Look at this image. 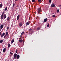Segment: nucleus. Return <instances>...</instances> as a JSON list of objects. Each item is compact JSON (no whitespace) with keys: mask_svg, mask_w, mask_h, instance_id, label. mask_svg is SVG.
I'll use <instances>...</instances> for the list:
<instances>
[{"mask_svg":"<svg viewBox=\"0 0 61 61\" xmlns=\"http://www.w3.org/2000/svg\"><path fill=\"white\" fill-rule=\"evenodd\" d=\"M3 6V5H2V4H0V8H2V7Z\"/></svg>","mask_w":61,"mask_h":61,"instance_id":"obj_13","label":"nucleus"},{"mask_svg":"<svg viewBox=\"0 0 61 61\" xmlns=\"http://www.w3.org/2000/svg\"><path fill=\"white\" fill-rule=\"evenodd\" d=\"M41 0H38V1L39 2H41Z\"/></svg>","mask_w":61,"mask_h":61,"instance_id":"obj_28","label":"nucleus"},{"mask_svg":"<svg viewBox=\"0 0 61 61\" xmlns=\"http://www.w3.org/2000/svg\"><path fill=\"white\" fill-rule=\"evenodd\" d=\"M4 14H5L4 12H3L2 13V15H1V19H3V15H4Z\"/></svg>","mask_w":61,"mask_h":61,"instance_id":"obj_2","label":"nucleus"},{"mask_svg":"<svg viewBox=\"0 0 61 61\" xmlns=\"http://www.w3.org/2000/svg\"><path fill=\"white\" fill-rule=\"evenodd\" d=\"M41 28V27H38L37 29V30H40V29Z\"/></svg>","mask_w":61,"mask_h":61,"instance_id":"obj_16","label":"nucleus"},{"mask_svg":"<svg viewBox=\"0 0 61 61\" xmlns=\"http://www.w3.org/2000/svg\"><path fill=\"white\" fill-rule=\"evenodd\" d=\"M9 27H8L7 28V30H8L9 29Z\"/></svg>","mask_w":61,"mask_h":61,"instance_id":"obj_30","label":"nucleus"},{"mask_svg":"<svg viewBox=\"0 0 61 61\" xmlns=\"http://www.w3.org/2000/svg\"><path fill=\"white\" fill-rule=\"evenodd\" d=\"M52 17H56V16L55 15H52Z\"/></svg>","mask_w":61,"mask_h":61,"instance_id":"obj_25","label":"nucleus"},{"mask_svg":"<svg viewBox=\"0 0 61 61\" xmlns=\"http://www.w3.org/2000/svg\"><path fill=\"white\" fill-rule=\"evenodd\" d=\"M15 52H16V53H17V51H15Z\"/></svg>","mask_w":61,"mask_h":61,"instance_id":"obj_37","label":"nucleus"},{"mask_svg":"<svg viewBox=\"0 0 61 61\" xmlns=\"http://www.w3.org/2000/svg\"><path fill=\"white\" fill-rule=\"evenodd\" d=\"M18 0H15V1H18Z\"/></svg>","mask_w":61,"mask_h":61,"instance_id":"obj_39","label":"nucleus"},{"mask_svg":"<svg viewBox=\"0 0 61 61\" xmlns=\"http://www.w3.org/2000/svg\"><path fill=\"white\" fill-rule=\"evenodd\" d=\"M5 33H3L2 34H1V37H3V36H5Z\"/></svg>","mask_w":61,"mask_h":61,"instance_id":"obj_7","label":"nucleus"},{"mask_svg":"<svg viewBox=\"0 0 61 61\" xmlns=\"http://www.w3.org/2000/svg\"><path fill=\"white\" fill-rule=\"evenodd\" d=\"M22 41L23 43H24V40H23Z\"/></svg>","mask_w":61,"mask_h":61,"instance_id":"obj_36","label":"nucleus"},{"mask_svg":"<svg viewBox=\"0 0 61 61\" xmlns=\"http://www.w3.org/2000/svg\"><path fill=\"white\" fill-rule=\"evenodd\" d=\"M4 18V19H5L6 18V15L5 14H4L3 15Z\"/></svg>","mask_w":61,"mask_h":61,"instance_id":"obj_6","label":"nucleus"},{"mask_svg":"<svg viewBox=\"0 0 61 61\" xmlns=\"http://www.w3.org/2000/svg\"><path fill=\"white\" fill-rule=\"evenodd\" d=\"M47 26L48 27H49V24L48 23V24Z\"/></svg>","mask_w":61,"mask_h":61,"instance_id":"obj_26","label":"nucleus"},{"mask_svg":"<svg viewBox=\"0 0 61 61\" xmlns=\"http://www.w3.org/2000/svg\"><path fill=\"white\" fill-rule=\"evenodd\" d=\"M32 1L33 3H34V2H35L36 1H35V0H32Z\"/></svg>","mask_w":61,"mask_h":61,"instance_id":"obj_24","label":"nucleus"},{"mask_svg":"<svg viewBox=\"0 0 61 61\" xmlns=\"http://www.w3.org/2000/svg\"><path fill=\"white\" fill-rule=\"evenodd\" d=\"M1 33H2V32H0V36H1Z\"/></svg>","mask_w":61,"mask_h":61,"instance_id":"obj_35","label":"nucleus"},{"mask_svg":"<svg viewBox=\"0 0 61 61\" xmlns=\"http://www.w3.org/2000/svg\"><path fill=\"white\" fill-rule=\"evenodd\" d=\"M10 46H11V45H10V44H9L8 45V47H10Z\"/></svg>","mask_w":61,"mask_h":61,"instance_id":"obj_21","label":"nucleus"},{"mask_svg":"<svg viewBox=\"0 0 61 61\" xmlns=\"http://www.w3.org/2000/svg\"><path fill=\"white\" fill-rule=\"evenodd\" d=\"M22 22H20L19 24V25L20 26H22Z\"/></svg>","mask_w":61,"mask_h":61,"instance_id":"obj_4","label":"nucleus"},{"mask_svg":"<svg viewBox=\"0 0 61 61\" xmlns=\"http://www.w3.org/2000/svg\"><path fill=\"white\" fill-rule=\"evenodd\" d=\"M13 1H15V0H13Z\"/></svg>","mask_w":61,"mask_h":61,"instance_id":"obj_41","label":"nucleus"},{"mask_svg":"<svg viewBox=\"0 0 61 61\" xmlns=\"http://www.w3.org/2000/svg\"><path fill=\"white\" fill-rule=\"evenodd\" d=\"M19 16H20V15H18L17 16V20H19Z\"/></svg>","mask_w":61,"mask_h":61,"instance_id":"obj_11","label":"nucleus"},{"mask_svg":"<svg viewBox=\"0 0 61 61\" xmlns=\"http://www.w3.org/2000/svg\"><path fill=\"white\" fill-rule=\"evenodd\" d=\"M49 2L50 3H51V0H49Z\"/></svg>","mask_w":61,"mask_h":61,"instance_id":"obj_34","label":"nucleus"},{"mask_svg":"<svg viewBox=\"0 0 61 61\" xmlns=\"http://www.w3.org/2000/svg\"><path fill=\"white\" fill-rule=\"evenodd\" d=\"M8 34V32H6V35H7Z\"/></svg>","mask_w":61,"mask_h":61,"instance_id":"obj_31","label":"nucleus"},{"mask_svg":"<svg viewBox=\"0 0 61 61\" xmlns=\"http://www.w3.org/2000/svg\"><path fill=\"white\" fill-rule=\"evenodd\" d=\"M14 58H16L17 57V54H15L14 55Z\"/></svg>","mask_w":61,"mask_h":61,"instance_id":"obj_3","label":"nucleus"},{"mask_svg":"<svg viewBox=\"0 0 61 61\" xmlns=\"http://www.w3.org/2000/svg\"><path fill=\"white\" fill-rule=\"evenodd\" d=\"M18 51V50H16V51Z\"/></svg>","mask_w":61,"mask_h":61,"instance_id":"obj_38","label":"nucleus"},{"mask_svg":"<svg viewBox=\"0 0 61 61\" xmlns=\"http://www.w3.org/2000/svg\"><path fill=\"white\" fill-rule=\"evenodd\" d=\"M24 32H23L21 33V35H23L24 34Z\"/></svg>","mask_w":61,"mask_h":61,"instance_id":"obj_27","label":"nucleus"},{"mask_svg":"<svg viewBox=\"0 0 61 61\" xmlns=\"http://www.w3.org/2000/svg\"><path fill=\"white\" fill-rule=\"evenodd\" d=\"M14 40H13L11 41V43H14Z\"/></svg>","mask_w":61,"mask_h":61,"instance_id":"obj_20","label":"nucleus"},{"mask_svg":"<svg viewBox=\"0 0 61 61\" xmlns=\"http://www.w3.org/2000/svg\"><path fill=\"white\" fill-rule=\"evenodd\" d=\"M20 57V56H19V55H18L17 56V59H19V58Z\"/></svg>","mask_w":61,"mask_h":61,"instance_id":"obj_15","label":"nucleus"},{"mask_svg":"<svg viewBox=\"0 0 61 61\" xmlns=\"http://www.w3.org/2000/svg\"><path fill=\"white\" fill-rule=\"evenodd\" d=\"M58 12H59V10L58 9L57 12V13H58Z\"/></svg>","mask_w":61,"mask_h":61,"instance_id":"obj_29","label":"nucleus"},{"mask_svg":"<svg viewBox=\"0 0 61 61\" xmlns=\"http://www.w3.org/2000/svg\"><path fill=\"white\" fill-rule=\"evenodd\" d=\"M6 48H5L3 50V52H5V50H6Z\"/></svg>","mask_w":61,"mask_h":61,"instance_id":"obj_10","label":"nucleus"},{"mask_svg":"<svg viewBox=\"0 0 61 61\" xmlns=\"http://www.w3.org/2000/svg\"><path fill=\"white\" fill-rule=\"evenodd\" d=\"M7 7H6V8H5V11H6L7 10Z\"/></svg>","mask_w":61,"mask_h":61,"instance_id":"obj_17","label":"nucleus"},{"mask_svg":"<svg viewBox=\"0 0 61 61\" xmlns=\"http://www.w3.org/2000/svg\"><path fill=\"white\" fill-rule=\"evenodd\" d=\"M41 8H40L38 9V12L39 14V13H40V12H41Z\"/></svg>","mask_w":61,"mask_h":61,"instance_id":"obj_1","label":"nucleus"},{"mask_svg":"<svg viewBox=\"0 0 61 61\" xmlns=\"http://www.w3.org/2000/svg\"><path fill=\"white\" fill-rule=\"evenodd\" d=\"M29 32H32V30L31 29H30L29 30Z\"/></svg>","mask_w":61,"mask_h":61,"instance_id":"obj_19","label":"nucleus"},{"mask_svg":"<svg viewBox=\"0 0 61 61\" xmlns=\"http://www.w3.org/2000/svg\"><path fill=\"white\" fill-rule=\"evenodd\" d=\"M10 54H11V55H13V53L12 52H10Z\"/></svg>","mask_w":61,"mask_h":61,"instance_id":"obj_32","label":"nucleus"},{"mask_svg":"<svg viewBox=\"0 0 61 61\" xmlns=\"http://www.w3.org/2000/svg\"><path fill=\"white\" fill-rule=\"evenodd\" d=\"M0 30H1L3 28V27H4V25H1L0 26Z\"/></svg>","mask_w":61,"mask_h":61,"instance_id":"obj_5","label":"nucleus"},{"mask_svg":"<svg viewBox=\"0 0 61 61\" xmlns=\"http://www.w3.org/2000/svg\"><path fill=\"white\" fill-rule=\"evenodd\" d=\"M3 43V40H1L0 41V43L1 44V43Z\"/></svg>","mask_w":61,"mask_h":61,"instance_id":"obj_18","label":"nucleus"},{"mask_svg":"<svg viewBox=\"0 0 61 61\" xmlns=\"http://www.w3.org/2000/svg\"><path fill=\"white\" fill-rule=\"evenodd\" d=\"M22 36H20V37H21Z\"/></svg>","mask_w":61,"mask_h":61,"instance_id":"obj_40","label":"nucleus"},{"mask_svg":"<svg viewBox=\"0 0 61 61\" xmlns=\"http://www.w3.org/2000/svg\"><path fill=\"white\" fill-rule=\"evenodd\" d=\"M19 42H20V43H22V40H20L19 41Z\"/></svg>","mask_w":61,"mask_h":61,"instance_id":"obj_14","label":"nucleus"},{"mask_svg":"<svg viewBox=\"0 0 61 61\" xmlns=\"http://www.w3.org/2000/svg\"><path fill=\"white\" fill-rule=\"evenodd\" d=\"M15 3H14L13 4V7H14V6H15Z\"/></svg>","mask_w":61,"mask_h":61,"instance_id":"obj_23","label":"nucleus"},{"mask_svg":"<svg viewBox=\"0 0 61 61\" xmlns=\"http://www.w3.org/2000/svg\"><path fill=\"white\" fill-rule=\"evenodd\" d=\"M47 18H46L45 19L44 21V23H46V22L47 21Z\"/></svg>","mask_w":61,"mask_h":61,"instance_id":"obj_8","label":"nucleus"},{"mask_svg":"<svg viewBox=\"0 0 61 61\" xmlns=\"http://www.w3.org/2000/svg\"><path fill=\"white\" fill-rule=\"evenodd\" d=\"M51 7H55V5H54V4H52L51 5Z\"/></svg>","mask_w":61,"mask_h":61,"instance_id":"obj_9","label":"nucleus"},{"mask_svg":"<svg viewBox=\"0 0 61 61\" xmlns=\"http://www.w3.org/2000/svg\"><path fill=\"white\" fill-rule=\"evenodd\" d=\"M30 22L29 21H28V22H27L26 23V25H29V23Z\"/></svg>","mask_w":61,"mask_h":61,"instance_id":"obj_12","label":"nucleus"},{"mask_svg":"<svg viewBox=\"0 0 61 61\" xmlns=\"http://www.w3.org/2000/svg\"><path fill=\"white\" fill-rule=\"evenodd\" d=\"M6 36V35H5L4 36V38L5 39V37Z\"/></svg>","mask_w":61,"mask_h":61,"instance_id":"obj_33","label":"nucleus"},{"mask_svg":"<svg viewBox=\"0 0 61 61\" xmlns=\"http://www.w3.org/2000/svg\"><path fill=\"white\" fill-rule=\"evenodd\" d=\"M10 20V18L9 17H8L7 19V21H9Z\"/></svg>","mask_w":61,"mask_h":61,"instance_id":"obj_22","label":"nucleus"}]
</instances>
